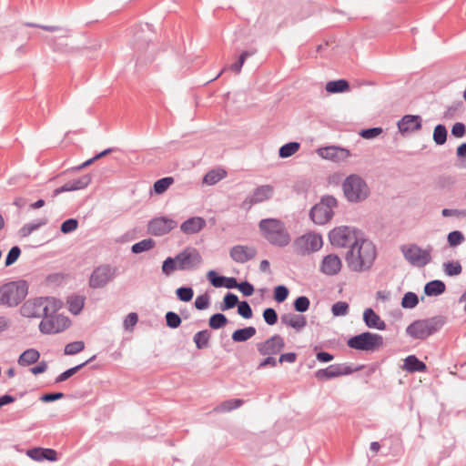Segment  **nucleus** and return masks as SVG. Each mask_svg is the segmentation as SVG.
<instances>
[{"label": "nucleus", "instance_id": "nucleus-1", "mask_svg": "<svg viewBox=\"0 0 466 466\" xmlns=\"http://www.w3.org/2000/svg\"><path fill=\"white\" fill-rule=\"evenodd\" d=\"M376 258L375 246L369 240L360 238L351 246L346 256L348 266L353 271L369 269Z\"/></svg>", "mask_w": 466, "mask_h": 466}, {"label": "nucleus", "instance_id": "nucleus-2", "mask_svg": "<svg viewBox=\"0 0 466 466\" xmlns=\"http://www.w3.org/2000/svg\"><path fill=\"white\" fill-rule=\"evenodd\" d=\"M202 263L200 253L194 248H187L175 258L168 257L162 265V272L169 276L175 270H192Z\"/></svg>", "mask_w": 466, "mask_h": 466}, {"label": "nucleus", "instance_id": "nucleus-3", "mask_svg": "<svg viewBox=\"0 0 466 466\" xmlns=\"http://www.w3.org/2000/svg\"><path fill=\"white\" fill-rule=\"evenodd\" d=\"M262 236L272 245L285 247L290 241L284 223L276 218L262 219L258 224Z\"/></svg>", "mask_w": 466, "mask_h": 466}, {"label": "nucleus", "instance_id": "nucleus-4", "mask_svg": "<svg viewBox=\"0 0 466 466\" xmlns=\"http://www.w3.org/2000/svg\"><path fill=\"white\" fill-rule=\"evenodd\" d=\"M28 284L25 280L19 279L3 284L0 287V304L6 307H16L26 297Z\"/></svg>", "mask_w": 466, "mask_h": 466}, {"label": "nucleus", "instance_id": "nucleus-5", "mask_svg": "<svg viewBox=\"0 0 466 466\" xmlns=\"http://www.w3.org/2000/svg\"><path fill=\"white\" fill-rule=\"evenodd\" d=\"M58 309L56 301H54L49 308L46 315L39 323V330L43 334L52 335L63 332L71 325V320L68 317L61 314H55Z\"/></svg>", "mask_w": 466, "mask_h": 466}, {"label": "nucleus", "instance_id": "nucleus-6", "mask_svg": "<svg viewBox=\"0 0 466 466\" xmlns=\"http://www.w3.org/2000/svg\"><path fill=\"white\" fill-rule=\"evenodd\" d=\"M444 324L441 318L416 320L408 326L407 333L417 339H424L438 331Z\"/></svg>", "mask_w": 466, "mask_h": 466}, {"label": "nucleus", "instance_id": "nucleus-7", "mask_svg": "<svg viewBox=\"0 0 466 466\" xmlns=\"http://www.w3.org/2000/svg\"><path fill=\"white\" fill-rule=\"evenodd\" d=\"M342 187L345 197L351 202L363 200L369 195V188L367 184L358 175L349 176L345 179Z\"/></svg>", "mask_w": 466, "mask_h": 466}, {"label": "nucleus", "instance_id": "nucleus-8", "mask_svg": "<svg viewBox=\"0 0 466 466\" xmlns=\"http://www.w3.org/2000/svg\"><path fill=\"white\" fill-rule=\"evenodd\" d=\"M348 346L351 349L363 351H375L380 350L383 345V338L381 335L363 332L360 335L351 337L348 342Z\"/></svg>", "mask_w": 466, "mask_h": 466}, {"label": "nucleus", "instance_id": "nucleus-9", "mask_svg": "<svg viewBox=\"0 0 466 466\" xmlns=\"http://www.w3.org/2000/svg\"><path fill=\"white\" fill-rule=\"evenodd\" d=\"M401 252L407 261L415 267H424L431 260L432 248H422L416 244L403 245Z\"/></svg>", "mask_w": 466, "mask_h": 466}, {"label": "nucleus", "instance_id": "nucleus-10", "mask_svg": "<svg viewBox=\"0 0 466 466\" xmlns=\"http://www.w3.org/2000/svg\"><path fill=\"white\" fill-rule=\"evenodd\" d=\"M337 206L335 198L324 197L319 203L316 204L310 211V218L315 224L324 225L333 216V208Z\"/></svg>", "mask_w": 466, "mask_h": 466}, {"label": "nucleus", "instance_id": "nucleus-11", "mask_svg": "<svg viewBox=\"0 0 466 466\" xmlns=\"http://www.w3.org/2000/svg\"><path fill=\"white\" fill-rule=\"evenodd\" d=\"M323 240L319 234L307 233L294 240V250L299 255H309L322 248Z\"/></svg>", "mask_w": 466, "mask_h": 466}, {"label": "nucleus", "instance_id": "nucleus-12", "mask_svg": "<svg viewBox=\"0 0 466 466\" xmlns=\"http://www.w3.org/2000/svg\"><path fill=\"white\" fill-rule=\"evenodd\" d=\"M54 301L48 298H36L27 300L20 309L21 314L25 318H43L47 314Z\"/></svg>", "mask_w": 466, "mask_h": 466}, {"label": "nucleus", "instance_id": "nucleus-13", "mask_svg": "<svg viewBox=\"0 0 466 466\" xmlns=\"http://www.w3.org/2000/svg\"><path fill=\"white\" fill-rule=\"evenodd\" d=\"M116 271V268L108 264L95 268L88 279L89 287L94 289L104 288L115 279Z\"/></svg>", "mask_w": 466, "mask_h": 466}, {"label": "nucleus", "instance_id": "nucleus-14", "mask_svg": "<svg viewBox=\"0 0 466 466\" xmlns=\"http://www.w3.org/2000/svg\"><path fill=\"white\" fill-rule=\"evenodd\" d=\"M329 241L333 246L344 248L352 245L357 238L356 232L349 227H338L333 228L329 234Z\"/></svg>", "mask_w": 466, "mask_h": 466}, {"label": "nucleus", "instance_id": "nucleus-15", "mask_svg": "<svg viewBox=\"0 0 466 466\" xmlns=\"http://www.w3.org/2000/svg\"><path fill=\"white\" fill-rule=\"evenodd\" d=\"M284 347L285 340L279 334H275L257 344V350L262 356L277 355L282 351Z\"/></svg>", "mask_w": 466, "mask_h": 466}, {"label": "nucleus", "instance_id": "nucleus-16", "mask_svg": "<svg viewBox=\"0 0 466 466\" xmlns=\"http://www.w3.org/2000/svg\"><path fill=\"white\" fill-rule=\"evenodd\" d=\"M317 153L321 158L334 162H342L350 157V153L348 149L335 146L319 148Z\"/></svg>", "mask_w": 466, "mask_h": 466}, {"label": "nucleus", "instance_id": "nucleus-17", "mask_svg": "<svg viewBox=\"0 0 466 466\" xmlns=\"http://www.w3.org/2000/svg\"><path fill=\"white\" fill-rule=\"evenodd\" d=\"M92 180L90 174H85L77 178L67 181L63 186L56 188L53 192V196L56 197L63 192H69L75 190H80L86 188Z\"/></svg>", "mask_w": 466, "mask_h": 466}, {"label": "nucleus", "instance_id": "nucleus-18", "mask_svg": "<svg viewBox=\"0 0 466 466\" xmlns=\"http://www.w3.org/2000/svg\"><path fill=\"white\" fill-rule=\"evenodd\" d=\"M176 227L175 220L162 217L152 219L148 225V230L156 236H161L167 234Z\"/></svg>", "mask_w": 466, "mask_h": 466}, {"label": "nucleus", "instance_id": "nucleus-19", "mask_svg": "<svg viewBox=\"0 0 466 466\" xmlns=\"http://www.w3.org/2000/svg\"><path fill=\"white\" fill-rule=\"evenodd\" d=\"M352 372L351 369L342 364L329 365L326 369H321L316 371L315 376L319 380H329L343 375H348Z\"/></svg>", "mask_w": 466, "mask_h": 466}, {"label": "nucleus", "instance_id": "nucleus-20", "mask_svg": "<svg viewBox=\"0 0 466 466\" xmlns=\"http://www.w3.org/2000/svg\"><path fill=\"white\" fill-rule=\"evenodd\" d=\"M229 254L237 263H245L256 256L257 250L250 246L237 245L230 249Z\"/></svg>", "mask_w": 466, "mask_h": 466}, {"label": "nucleus", "instance_id": "nucleus-21", "mask_svg": "<svg viewBox=\"0 0 466 466\" xmlns=\"http://www.w3.org/2000/svg\"><path fill=\"white\" fill-rule=\"evenodd\" d=\"M342 267L341 259L334 254L327 255L320 264V271L326 275L333 276L338 274Z\"/></svg>", "mask_w": 466, "mask_h": 466}, {"label": "nucleus", "instance_id": "nucleus-22", "mask_svg": "<svg viewBox=\"0 0 466 466\" xmlns=\"http://www.w3.org/2000/svg\"><path fill=\"white\" fill-rule=\"evenodd\" d=\"M26 455L35 461H56L57 460V452L50 448L35 447L26 451Z\"/></svg>", "mask_w": 466, "mask_h": 466}, {"label": "nucleus", "instance_id": "nucleus-23", "mask_svg": "<svg viewBox=\"0 0 466 466\" xmlns=\"http://www.w3.org/2000/svg\"><path fill=\"white\" fill-rule=\"evenodd\" d=\"M399 130L401 133L417 131L421 127V119L419 116H404L398 123Z\"/></svg>", "mask_w": 466, "mask_h": 466}, {"label": "nucleus", "instance_id": "nucleus-24", "mask_svg": "<svg viewBox=\"0 0 466 466\" xmlns=\"http://www.w3.org/2000/svg\"><path fill=\"white\" fill-rule=\"evenodd\" d=\"M273 194V187L271 186H261L255 189L250 198H247L244 204L248 203V206L268 200Z\"/></svg>", "mask_w": 466, "mask_h": 466}, {"label": "nucleus", "instance_id": "nucleus-25", "mask_svg": "<svg viewBox=\"0 0 466 466\" xmlns=\"http://www.w3.org/2000/svg\"><path fill=\"white\" fill-rule=\"evenodd\" d=\"M206 226V221L200 217H193L183 222L180 229L185 234H196L203 229Z\"/></svg>", "mask_w": 466, "mask_h": 466}, {"label": "nucleus", "instance_id": "nucleus-26", "mask_svg": "<svg viewBox=\"0 0 466 466\" xmlns=\"http://www.w3.org/2000/svg\"><path fill=\"white\" fill-rule=\"evenodd\" d=\"M281 322L299 331L307 325L306 318L302 315L288 313L281 316Z\"/></svg>", "mask_w": 466, "mask_h": 466}, {"label": "nucleus", "instance_id": "nucleus-27", "mask_svg": "<svg viewBox=\"0 0 466 466\" xmlns=\"http://www.w3.org/2000/svg\"><path fill=\"white\" fill-rule=\"evenodd\" d=\"M363 319L369 328L380 330L385 329L384 321L381 320L380 316L376 314L371 309H367L364 310Z\"/></svg>", "mask_w": 466, "mask_h": 466}, {"label": "nucleus", "instance_id": "nucleus-28", "mask_svg": "<svg viewBox=\"0 0 466 466\" xmlns=\"http://www.w3.org/2000/svg\"><path fill=\"white\" fill-rule=\"evenodd\" d=\"M86 298L82 295H71L67 298L66 303L68 305V310L73 315H78L85 305Z\"/></svg>", "mask_w": 466, "mask_h": 466}, {"label": "nucleus", "instance_id": "nucleus-29", "mask_svg": "<svg viewBox=\"0 0 466 466\" xmlns=\"http://www.w3.org/2000/svg\"><path fill=\"white\" fill-rule=\"evenodd\" d=\"M403 370L409 372L425 371L426 365L416 356L410 355L404 360Z\"/></svg>", "mask_w": 466, "mask_h": 466}, {"label": "nucleus", "instance_id": "nucleus-30", "mask_svg": "<svg viewBox=\"0 0 466 466\" xmlns=\"http://www.w3.org/2000/svg\"><path fill=\"white\" fill-rule=\"evenodd\" d=\"M40 353L35 349H28L25 350L18 359L20 366H28L38 361Z\"/></svg>", "mask_w": 466, "mask_h": 466}, {"label": "nucleus", "instance_id": "nucleus-31", "mask_svg": "<svg viewBox=\"0 0 466 466\" xmlns=\"http://www.w3.org/2000/svg\"><path fill=\"white\" fill-rule=\"evenodd\" d=\"M256 334L254 327H247L244 329H237L232 333V339L235 342L247 341Z\"/></svg>", "mask_w": 466, "mask_h": 466}, {"label": "nucleus", "instance_id": "nucleus-32", "mask_svg": "<svg viewBox=\"0 0 466 466\" xmlns=\"http://www.w3.org/2000/svg\"><path fill=\"white\" fill-rule=\"evenodd\" d=\"M227 176V172L224 169H213L208 172L204 178L203 183L207 185H215Z\"/></svg>", "mask_w": 466, "mask_h": 466}, {"label": "nucleus", "instance_id": "nucleus-33", "mask_svg": "<svg viewBox=\"0 0 466 466\" xmlns=\"http://www.w3.org/2000/svg\"><path fill=\"white\" fill-rule=\"evenodd\" d=\"M350 85L348 81L339 79L336 81H329L326 84V91L329 93H341L348 91Z\"/></svg>", "mask_w": 466, "mask_h": 466}, {"label": "nucleus", "instance_id": "nucleus-34", "mask_svg": "<svg viewBox=\"0 0 466 466\" xmlns=\"http://www.w3.org/2000/svg\"><path fill=\"white\" fill-rule=\"evenodd\" d=\"M445 290V284L441 280H432L426 284L424 292L428 296H437L443 293Z\"/></svg>", "mask_w": 466, "mask_h": 466}, {"label": "nucleus", "instance_id": "nucleus-35", "mask_svg": "<svg viewBox=\"0 0 466 466\" xmlns=\"http://www.w3.org/2000/svg\"><path fill=\"white\" fill-rule=\"evenodd\" d=\"M46 224V218H40L34 222L25 224L21 229L20 234L22 237H28L32 232L37 230L39 228Z\"/></svg>", "mask_w": 466, "mask_h": 466}, {"label": "nucleus", "instance_id": "nucleus-36", "mask_svg": "<svg viewBox=\"0 0 466 466\" xmlns=\"http://www.w3.org/2000/svg\"><path fill=\"white\" fill-rule=\"evenodd\" d=\"M242 402L243 401L238 399L228 400L222 402L220 405L217 406L214 410L222 413L228 412L234 409L240 407L242 405Z\"/></svg>", "mask_w": 466, "mask_h": 466}, {"label": "nucleus", "instance_id": "nucleus-37", "mask_svg": "<svg viewBox=\"0 0 466 466\" xmlns=\"http://www.w3.org/2000/svg\"><path fill=\"white\" fill-rule=\"evenodd\" d=\"M25 25L28 26V27H38V28H41V29H43L45 31H48V32L60 31V32H63L64 37H68L71 35V31L69 29L64 28L61 26L43 25H38V24H35V23H25Z\"/></svg>", "mask_w": 466, "mask_h": 466}, {"label": "nucleus", "instance_id": "nucleus-38", "mask_svg": "<svg viewBox=\"0 0 466 466\" xmlns=\"http://www.w3.org/2000/svg\"><path fill=\"white\" fill-rule=\"evenodd\" d=\"M299 147L300 145L298 142H290L285 144L279 148V157L282 158L291 157L292 155L298 152Z\"/></svg>", "mask_w": 466, "mask_h": 466}, {"label": "nucleus", "instance_id": "nucleus-39", "mask_svg": "<svg viewBox=\"0 0 466 466\" xmlns=\"http://www.w3.org/2000/svg\"><path fill=\"white\" fill-rule=\"evenodd\" d=\"M210 334L208 330H201L195 334L194 342L198 349H204L208 347Z\"/></svg>", "mask_w": 466, "mask_h": 466}, {"label": "nucleus", "instance_id": "nucleus-40", "mask_svg": "<svg viewBox=\"0 0 466 466\" xmlns=\"http://www.w3.org/2000/svg\"><path fill=\"white\" fill-rule=\"evenodd\" d=\"M174 183V178L171 177H167L157 180L154 184V192L156 194L164 193L172 184Z\"/></svg>", "mask_w": 466, "mask_h": 466}, {"label": "nucleus", "instance_id": "nucleus-41", "mask_svg": "<svg viewBox=\"0 0 466 466\" xmlns=\"http://www.w3.org/2000/svg\"><path fill=\"white\" fill-rule=\"evenodd\" d=\"M84 367H85V363H80L75 367H72V368L65 370L64 372H62L56 378L55 382L60 383V382L66 380L67 379H69L70 377L75 375L77 371H79Z\"/></svg>", "mask_w": 466, "mask_h": 466}, {"label": "nucleus", "instance_id": "nucleus-42", "mask_svg": "<svg viewBox=\"0 0 466 466\" xmlns=\"http://www.w3.org/2000/svg\"><path fill=\"white\" fill-rule=\"evenodd\" d=\"M447 139V129L442 125L435 127L433 131V140L437 145H442Z\"/></svg>", "mask_w": 466, "mask_h": 466}, {"label": "nucleus", "instance_id": "nucleus-43", "mask_svg": "<svg viewBox=\"0 0 466 466\" xmlns=\"http://www.w3.org/2000/svg\"><path fill=\"white\" fill-rule=\"evenodd\" d=\"M85 349V343L82 340L73 341L67 343L65 347L64 352L66 355H75Z\"/></svg>", "mask_w": 466, "mask_h": 466}, {"label": "nucleus", "instance_id": "nucleus-44", "mask_svg": "<svg viewBox=\"0 0 466 466\" xmlns=\"http://www.w3.org/2000/svg\"><path fill=\"white\" fill-rule=\"evenodd\" d=\"M228 323V319L221 313H217L209 318L208 324L212 329H220Z\"/></svg>", "mask_w": 466, "mask_h": 466}, {"label": "nucleus", "instance_id": "nucleus-45", "mask_svg": "<svg viewBox=\"0 0 466 466\" xmlns=\"http://www.w3.org/2000/svg\"><path fill=\"white\" fill-rule=\"evenodd\" d=\"M20 255L21 248L18 246L12 247L5 257V266L10 267L14 263H15L16 260L19 258Z\"/></svg>", "mask_w": 466, "mask_h": 466}, {"label": "nucleus", "instance_id": "nucleus-46", "mask_svg": "<svg viewBox=\"0 0 466 466\" xmlns=\"http://www.w3.org/2000/svg\"><path fill=\"white\" fill-rule=\"evenodd\" d=\"M48 46L55 51V52H68L69 47L66 44H63L60 42V38L56 37H48L46 39Z\"/></svg>", "mask_w": 466, "mask_h": 466}, {"label": "nucleus", "instance_id": "nucleus-47", "mask_svg": "<svg viewBox=\"0 0 466 466\" xmlns=\"http://www.w3.org/2000/svg\"><path fill=\"white\" fill-rule=\"evenodd\" d=\"M331 312L335 317L345 316L349 312V304L344 301H339L333 304Z\"/></svg>", "mask_w": 466, "mask_h": 466}, {"label": "nucleus", "instance_id": "nucleus-48", "mask_svg": "<svg viewBox=\"0 0 466 466\" xmlns=\"http://www.w3.org/2000/svg\"><path fill=\"white\" fill-rule=\"evenodd\" d=\"M254 54H255V51H252V52L244 51L240 55L238 61L230 66V67H229L230 70L234 71L236 74H239L246 59Z\"/></svg>", "mask_w": 466, "mask_h": 466}, {"label": "nucleus", "instance_id": "nucleus-49", "mask_svg": "<svg viewBox=\"0 0 466 466\" xmlns=\"http://www.w3.org/2000/svg\"><path fill=\"white\" fill-rule=\"evenodd\" d=\"M418 297L412 292H408L402 298L401 305L406 309H412L418 304Z\"/></svg>", "mask_w": 466, "mask_h": 466}, {"label": "nucleus", "instance_id": "nucleus-50", "mask_svg": "<svg viewBox=\"0 0 466 466\" xmlns=\"http://www.w3.org/2000/svg\"><path fill=\"white\" fill-rule=\"evenodd\" d=\"M77 227L78 221L76 218H68L61 224L60 230L64 234H68L76 230Z\"/></svg>", "mask_w": 466, "mask_h": 466}, {"label": "nucleus", "instance_id": "nucleus-51", "mask_svg": "<svg viewBox=\"0 0 466 466\" xmlns=\"http://www.w3.org/2000/svg\"><path fill=\"white\" fill-rule=\"evenodd\" d=\"M176 293H177V298L180 300L185 301V302L190 301L194 295V291L191 288H185V287L178 288L176 290Z\"/></svg>", "mask_w": 466, "mask_h": 466}, {"label": "nucleus", "instance_id": "nucleus-52", "mask_svg": "<svg viewBox=\"0 0 466 466\" xmlns=\"http://www.w3.org/2000/svg\"><path fill=\"white\" fill-rule=\"evenodd\" d=\"M309 299L305 296H301L294 301V308L299 312H305L309 309Z\"/></svg>", "mask_w": 466, "mask_h": 466}, {"label": "nucleus", "instance_id": "nucleus-53", "mask_svg": "<svg viewBox=\"0 0 466 466\" xmlns=\"http://www.w3.org/2000/svg\"><path fill=\"white\" fill-rule=\"evenodd\" d=\"M443 267L445 273L449 276H456L461 272V266L459 262H447Z\"/></svg>", "mask_w": 466, "mask_h": 466}, {"label": "nucleus", "instance_id": "nucleus-54", "mask_svg": "<svg viewBox=\"0 0 466 466\" xmlns=\"http://www.w3.org/2000/svg\"><path fill=\"white\" fill-rule=\"evenodd\" d=\"M166 321L169 328L176 329L180 325L181 319L177 313L169 311L166 314Z\"/></svg>", "mask_w": 466, "mask_h": 466}, {"label": "nucleus", "instance_id": "nucleus-55", "mask_svg": "<svg viewBox=\"0 0 466 466\" xmlns=\"http://www.w3.org/2000/svg\"><path fill=\"white\" fill-rule=\"evenodd\" d=\"M263 319L267 324L272 326L278 321V314L275 309L268 308L263 311Z\"/></svg>", "mask_w": 466, "mask_h": 466}, {"label": "nucleus", "instance_id": "nucleus-56", "mask_svg": "<svg viewBox=\"0 0 466 466\" xmlns=\"http://www.w3.org/2000/svg\"><path fill=\"white\" fill-rule=\"evenodd\" d=\"M289 296V289L285 286H278L274 289V299L277 302H283Z\"/></svg>", "mask_w": 466, "mask_h": 466}, {"label": "nucleus", "instance_id": "nucleus-57", "mask_svg": "<svg viewBox=\"0 0 466 466\" xmlns=\"http://www.w3.org/2000/svg\"><path fill=\"white\" fill-rule=\"evenodd\" d=\"M237 304L238 305V299L237 295H235L233 293H228L224 297V306L222 307V310L232 309Z\"/></svg>", "mask_w": 466, "mask_h": 466}, {"label": "nucleus", "instance_id": "nucleus-58", "mask_svg": "<svg viewBox=\"0 0 466 466\" xmlns=\"http://www.w3.org/2000/svg\"><path fill=\"white\" fill-rule=\"evenodd\" d=\"M238 312L244 319H250L252 317V309L248 302L242 301L238 305Z\"/></svg>", "mask_w": 466, "mask_h": 466}, {"label": "nucleus", "instance_id": "nucleus-59", "mask_svg": "<svg viewBox=\"0 0 466 466\" xmlns=\"http://www.w3.org/2000/svg\"><path fill=\"white\" fill-rule=\"evenodd\" d=\"M209 305V296L208 294L199 295L195 299V307L198 309H206Z\"/></svg>", "mask_w": 466, "mask_h": 466}, {"label": "nucleus", "instance_id": "nucleus-60", "mask_svg": "<svg viewBox=\"0 0 466 466\" xmlns=\"http://www.w3.org/2000/svg\"><path fill=\"white\" fill-rule=\"evenodd\" d=\"M464 240L463 235L460 231H452L448 235V242L451 246H457Z\"/></svg>", "mask_w": 466, "mask_h": 466}, {"label": "nucleus", "instance_id": "nucleus-61", "mask_svg": "<svg viewBox=\"0 0 466 466\" xmlns=\"http://www.w3.org/2000/svg\"><path fill=\"white\" fill-rule=\"evenodd\" d=\"M138 320V316L135 312L129 313L126 319H124V327L127 330H131L133 327L137 324Z\"/></svg>", "mask_w": 466, "mask_h": 466}, {"label": "nucleus", "instance_id": "nucleus-62", "mask_svg": "<svg viewBox=\"0 0 466 466\" xmlns=\"http://www.w3.org/2000/svg\"><path fill=\"white\" fill-rule=\"evenodd\" d=\"M65 394L63 392H48L45 393L40 397V400L43 402H51L63 399Z\"/></svg>", "mask_w": 466, "mask_h": 466}, {"label": "nucleus", "instance_id": "nucleus-63", "mask_svg": "<svg viewBox=\"0 0 466 466\" xmlns=\"http://www.w3.org/2000/svg\"><path fill=\"white\" fill-rule=\"evenodd\" d=\"M382 132L380 127L363 129L360 134L363 138L370 139L378 137Z\"/></svg>", "mask_w": 466, "mask_h": 466}, {"label": "nucleus", "instance_id": "nucleus-64", "mask_svg": "<svg viewBox=\"0 0 466 466\" xmlns=\"http://www.w3.org/2000/svg\"><path fill=\"white\" fill-rule=\"evenodd\" d=\"M237 289L245 296H251L254 292L253 286L248 282H241L238 285Z\"/></svg>", "mask_w": 466, "mask_h": 466}]
</instances>
